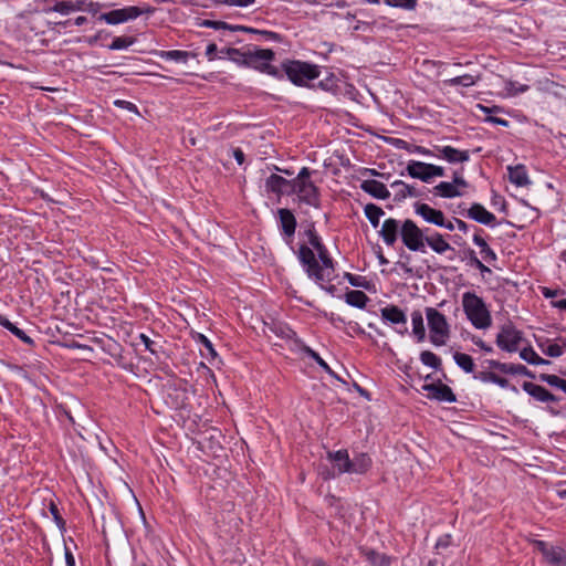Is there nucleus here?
Segmentation results:
<instances>
[{
  "label": "nucleus",
  "instance_id": "obj_38",
  "mask_svg": "<svg viewBox=\"0 0 566 566\" xmlns=\"http://www.w3.org/2000/svg\"><path fill=\"white\" fill-rule=\"evenodd\" d=\"M157 55L164 60H171L182 63H186L190 56H193L192 53L180 50L160 51L157 53Z\"/></svg>",
  "mask_w": 566,
  "mask_h": 566
},
{
  "label": "nucleus",
  "instance_id": "obj_6",
  "mask_svg": "<svg viewBox=\"0 0 566 566\" xmlns=\"http://www.w3.org/2000/svg\"><path fill=\"white\" fill-rule=\"evenodd\" d=\"M297 258L310 277L314 279L318 283L331 281L329 273L323 272L313 250L310 247L301 244Z\"/></svg>",
  "mask_w": 566,
  "mask_h": 566
},
{
  "label": "nucleus",
  "instance_id": "obj_26",
  "mask_svg": "<svg viewBox=\"0 0 566 566\" xmlns=\"http://www.w3.org/2000/svg\"><path fill=\"white\" fill-rule=\"evenodd\" d=\"M371 459L367 453H358L350 459V473L364 474L371 467Z\"/></svg>",
  "mask_w": 566,
  "mask_h": 566
},
{
  "label": "nucleus",
  "instance_id": "obj_31",
  "mask_svg": "<svg viewBox=\"0 0 566 566\" xmlns=\"http://www.w3.org/2000/svg\"><path fill=\"white\" fill-rule=\"evenodd\" d=\"M412 334L416 336L418 342H422L426 338V328L423 324V316L420 311H413L411 313Z\"/></svg>",
  "mask_w": 566,
  "mask_h": 566
},
{
  "label": "nucleus",
  "instance_id": "obj_36",
  "mask_svg": "<svg viewBox=\"0 0 566 566\" xmlns=\"http://www.w3.org/2000/svg\"><path fill=\"white\" fill-rule=\"evenodd\" d=\"M479 80H480V74H478V75L464 74V75H460V76L450 78V80L446 81V83L450 86L470 87V86H473Z\"/></svg>",
  "mask_w": 566,
  "mask_h": 566
},
{
  "label": "nucleus",
  "instance_id": "obj_22",
  "mask_svg": "<svg viewBox=\"0 0 566 566\" xmlns=\"http://www.w3.org/2000/svg\"><path fill=\"white\" fill-rule=\"evenodd\" d=\"M429 167L430 164L419 160H410L406 167V171L411 178L420 179L423 182H430Z\"/></svg>",
  "mask_w": 566,
  "mask_h": 566
},
{
  "label": "nucleus",
  "instance_id": "obj_14",
  "mask_svg": "<svg viewBox=\"0 0 566 566\" xmlns=\"http://www.w3.org/2000/svg\"><path fill=\"white\" fill-rule=\"evenodd\" d=\"M467 216L478 223L494 227L496 217L488 211L481 203H473L467 211Z\"/></svg>",
  "mask_w": 566,
  "mask_h": 566
},
{
  "label": "nucleus",
  "instance_id": "obj_34",
  "mask_svg": "<svg viewBox=\"0 0 566 566\" xmlns=\"http://www.w3.org/2000/svg\"><path fill=\"white\" fill-rule=\"evenodd\" d=\"M364 212L370 224L374 228H378L380 218L385 214V211L375 203H367L364 208Z\"/></svg>",
  "mask_w": 566,
  "mask_h": 566
},
{
  "label": "nucleus",
  "instance_id": "obj_52",
  "mask_svg": "<svg viewBox=\"0 0 566 566\" xmlns=\"http://www.w3.org/2000/svg\"><path fill=\"white\" fill-rule=\"evenodd\" d=\"M255 0H214V6L217 4H227V6H237V7H248L254 3Z\"/></svg>",
  "mask_w": 566,
  "mask_h": 566
},
{
  "label": "nucleus",
  "instance_id": "obj_3",
  "mask_svg": "<svg viewBox=\"0 0 566 566\" xmlns=\"http://www.w3.org/2000/svg\"><path fill=\"white\" fill-rule=\"evenodd\" d=\"M429 338L434 346L446 345L450 337V326L446 316L434 307H426Z\"/></svg>",
  "mask_w": 566,
  "mask_h": 566
},
{
  "label": "nucleus",
  "instance_id": "obj_40",
  "mask_svg": "<svg viewBox=\"0 0 566 566\" xmlns=\"http://www.w3.org/2000/svg\"><path fill=\"white\" fill-rule=\"evenodd\" d=\"M453 359L455 364L465 373L470 374L474 371V363L470 355L463 353H454Z\"/></svg>",
  "mask_w": 566,
  "mask_h": 566
},
{
  "label": "nucleus",
  "instance_id": "obj_47",
  "mask_svg": "<svg viewBox=\"0 0 566 566\" xmlns=\"http://www.w3.org/2000/svg\"><path fill=\"white\" fill-rule=\"evenodd\" d=\"M528 85H525V84H520L515 81H507L505 83V90L507 92L509 95L511 96H515V95H518L521 93H524L528 90Z\"/></svg>",
  "mask_w": 566,
  "mask_h": 566
},
{
  "label": "nucleus",
  "instance_id": "obj_10",
  "mask_svg": "<svg viewBox=\"0 0 566 566\" xmlns=\"http://www.w3.org/2000/svg\"><path fill=\"white\" fill-rule=\"evenodd\" d=\"M436 158L443 159L451 165L467 163L470 159L469 150H460L452 146H437Z\"/></svg>",
  "mask_w": 566,
  "mask_h": 566
},
{
  "label": "nucleus",
  "instance_id": "obj_62",
  "mask_svg": "<svg viewBox=\"0 0 566 566\" xmlns=\"http://www.w3.org/2000/svg\"><path fill=\"white\" fill-rule=\"evenodd\" d=\"M532 545L534 546L535 549L541 552L543 556L547 553L548 548L551 547L546 542L541 539H533Z\"/></svg>",
  "mask_w": 566,
  "mask_h": 566
},
{
  "label": "nucleus",
  "instance_id": "obj_11",
  "mask_svg": "<svg viewBox=\"0 0 566 566\" xmlns=\"http://www.w3.org/2000/svg\"><path fill=\"white\" fill-rule=\"evenodd\" d=\"M400 229L401 223L399 220L388 218L382 222L381 229L379 230V235L387 245L392 247L400 235Z\"/></svg>",
  "mask_w": 566,
  "mask_h": 566
},
{
  "label": "nucleus",
  "instance_id": "obj_64",
  "mask_svg": "<svg viewBox=\"0 0 566 566\" xmlns=\"http://www.w3.org/2000/svg\"><path fill=\"white\" fill-rule=\"evenodd\" d=\"M428 169H430V180L433 177H443L444 176V168L441 166L430 164V167Z\"/></svg>",
  "mask_w": 566,
  "mask_h": 566
},
{
  "label": "nucleus",
  "instance_id": "obj_53",
  "mask_svg": "<svg viewBox=\"0 0 566 566\" xmlns=\"http://www.w3.org/2000/svg\"><path fill=\"white\" fill-rule=\"evenodd\" d=\"M463 260L468 261V265L474 268L481 260L476 256V253L472 249H467L463 251Z\"/></svg>",
  "mask_w": 566,
  "mask_h": 566
},
{
  "label": "nucleus",
  "instance_id": "obj_49",
  "mask_svg": "<svg viewBox=\"0 0 566 566\" xmlns=\"http://www.w3.org/2000/svg\"><path fill=\"white\" fill-rule=\"evenodd\" d=\"M305 235L308 239V243L314 248L316 245H319L322 242L321 237L317 234L315 230L314 223H311L308 228L305 231Z\"/></svg>",
  "mask_w": 566,
  "mask_h": 566
},
{
  "label": "nucleus",
  "instance_id": "obj_63",
  "mask_svg": "<svg viewBox=\"0 0 566 566\" xmlns=\"http://www.w3.org/2000/svg\"><path fill=\"white\" fill-rule=\"evenodd\" d=\"M564 293H565L564 290H559V289L553 290L549 287H542V294L546 298H554L555 296L564 294Z\"/></svg>",
  "mask_w": 566,
  "mask_h": 566
},
{
  "label": "nucleus",
  "instance_id": "obj_33",
  "mask_svg": "<svg viewBox=\"0 0 566 566\" xmlns=\"http://www.w3.org/2000/svg\"><path fill=\"white\" fill-rule=\"evenodd\" d=\"M218 53L221 54L220 57H222V55L226 54L231 61L245 64L247 48H244L242 50L229 48V49H221L220 51H218L217 46L214 45V56Z\"/></svg>",
  "mask_w": 566,
  "mask_h": 566
},
{
  "label": "nucleus",
  "instance_id": "obj_45",
  "mask_svg": "<svg viewBox=\"0 0 566 566\" xmlns=\"http://www.w3.org/2000/svg\"><path fill=\"white\" fill-rule=\"evenodd\" d=\"M504 374L521 375V376H526L530 378H535L534 373H532L530 369H527L524 365H521V364H518V365L506 364Z\"/></svg>",
  "mask_w": 566,
  "mask_h": 566
},
{
  "label": "nucleus",
  "instance_id": "obj_30",
  "mask_svg": "<svg viewBox=\"0 0 566 566\" xmlns=\"http://www.w3.org/2000/svg\"><path fill=\"white\" fill-rule=\"evenodd\" d=\"M345 301L350 306L364 308L369 301V297L363 291L350 290L345 294Z\"/></svg>",
  "mask_w": 566,
  "mask_h": 566
},
{
  "label": "nucleus",
  "instance_id": "obj_43",
  "mask_svg": "<svg viewBox=\"0 0 566 566\" xmlns=\"http://www.w3.org/2000/svg\"><path fill=\"white\" fill-rule=\"evenodd\" d=\"M82 7H75L72 1H59L48 11L59 12L61 14H69L74 11H81Z\"/></svg>",
  "mask_w": 566,
  "mask_h": 566
},
{
  "label": "nucleus",
  "instance_id": "obj_58",
  "mask_svg": "<svg viewBox=\"0 0 566 566\" xmlns=\"http://www.w3.org/2000/svg\"><path fill=\"white\" fill-rule=\"evenodd\" d=\"M49 509H50V512H51L52 516L54 517L56 524L60 527H63L65 522L61 517L57 506L53 502H51Z\"/></svg>",
  "mask_w": 566,
  "mask_h": 566
},
{
  "label": "nucleus",
  "instance_id": "obj_15",
  "mask_svg": "<svg viewBox=\"0 0 566 566\" xmlns=\"http://www.w3.org/2000/svg\"><path fill=\"white\" fill-rule=\"evenodd\" d=\"M381 317L384 321L389 322L395 325H406L407 316L405 312L396 305H388L380 310ZM401 335L407 333V327L403 326L402 329L398 331Z\"/></svg>",
  "mask_w": 566,
  "mask_h": 566
},
{
  "label": "nucleus",
  "instance_id": "obj_60",
  "mask_svg": "<svg viewBox=\"0 0 566 566\" xmlns=\"http://www.w3.org/2000/svg\"><path fill=\"white\" fill-rule=\"evenodd\" d=\"M193 339L202 343L206 346V348L209 350V353L212 355V342L207 336H205L203 334H200V333H196L193 335Z\"/></svg>",
  "mask_w": 566,
  "mask_h": 566
},
{
  "label": "nucleus",
  "instance_id": "obj_13",
  "mask_svg": "<svg viewBox=\"0 0 566 566\" xmlns=\"http://www.w3.org/2000/svg\"><path fill=\"white\" fill-rule=\"evenodd\" d=\"M280 227L282 233L289 243L295 233L297 226L296 218L290 209L281 208L277 210Z\"/></svg>",
  "mask_w": 566,
  "mask_h": 566
},
{
  "label": "nucleus",
  "instance_id": "obj_51",
  "mask_svg": "<svg viewBox=\"0 0 566 566\" xmlns=\"http://www.w3.org/2000/svg\"><path fill=\"white\" fill-rule=\"evenodd\" d=\"M542 350L545 355L549 357H559L564 353V348L558 344H549L546 348L542 347Z\"/></svg>",
  "mask_w": 566,
  "mask_h": 566
},
{
  "label": "nucleus",
  "instance_id": "obj_35",
  "mask_svg": "<svg viewBox=\"0 0 566 566\" xmlns=\"http://www.w3.org/2000/svg\"><path fill=\"white\" fill-rule=\"evenodd\" d=\"M433 191L437 196L442 198H454L461 196L458 188L452 182L448 181H441L433 188Z\"/></svg>",
  "mask_w": 566,
  "mask_h": 566
},
{
  "label": "nucleus",
  "instance_id": "obj_7",
  "mask_svg": "<svg viewBox=\"0 0 566 566\" xmlns=\"http://www.w3.org/2000/svg\"><path fill=\"white\" fill-rule=\"evenodd\" d=\"M274 57V52L271 49H259L258 46L247 48L245 65L266 72L271 75H276V67L269 64Z\"/></svg>",
  "mask_w": 566,
  "mask_h": 566
},
{
  "label": "nucleus",
  "instance_id": "obj_59",
  "mask_svg": "<svg viewBox=\"0 0 566 566\" xmlns=\"http://www.w3.org/2000/svg\"><path fill=\"white\" fill-rule=\"evenodd\" d=\"M452 184L458 188V187H468V182L467 180L463 178L462 176V172L459 171V170H455L453 172V177H452Z\"/></svg>",
  "mask_w": 566,
  "mask_h": 566
},
{
  "label": "nucleus",
  "instance_id": "obj_18",
  "mask_svg": "<svg viewBox=\"0 0 566 566\" xmlns=\"http://www.w3.org/2000/svg\"><path fill=\"white\" fill-rule=\"evenodd\" d=\"M422 389L430 392L439 401L454 402L457 400L452 389L442 382L426 384L422 386Z\"/></svg>",
  "mask_w": 566,
  "mask_h": 566
},
{
  "label": "nucleus",
  "instance_id": "obj_29",
  "mask_svg": "<svg viewBox=\"0 0 566 566\" xmlns=\"http://www.w3.org/2000/svg\"><path fill=\"white\" fill-rule=\"evenodd\" d=\"M473 242L480 248V253L482 254L483 260L489 263H494L497 260V255L494 250L490 248L485 239L479 233L473 235Z\"/></svg>",
  "mask_w": 566,
  "mask_h": 566
},
{
  "label": "nucleus",
  "instance_id": "obj_61",
  "mask_svg": "<svg viewBox=\"0 0 566 566\" xmlns=\"http://www.w3.org/2000/svg\"><path fill=\"white\" fill-rule=\"evenodd\" d=\"M413 151L423 156L436 157L434 153H437V146H433L432 149H428L423 146H415Z\"/></svg>",
  "mask_w": 566,
  "mask_h": 566
},
{
  "label": "nucleus",
  "instance_id": "obj_50",
  "mask_svg": "<svg viewBox=\"0 0 566 566\" xmlns=\"http://www.w3.org/2000/svg\"><path fill=\"white\" fill-rule=\"evenodd\" d=\"M223 151H226L227 157H230V154H232L239 165L244 163V154L240 148H221L219 155L222 156Z\"/></svg>",
  "mask_w": 566,
  "mask_h": 566
},
{
  "label": "nucleus",
  "instance_id": "obj_54",
  "mask_svg": "<svg viewBox=\"0 0 566 566\" xmlns=\"http://www.w3.org/2000/svg\"><path fill=\"white\" fill-rule=\"evenodd\" d=\"M539 379L546 384H548L549 386H553V387H558L562 378L556 376V375H552V374H541L539 375Z\"/></svg>",
  "mask_w": 566,
  "mask_h": 566
},
{
  "label": "nucleus",
  "instance_id": "obj_20",
  "mask_svg": "<svg viewBox=\"0 0 566 566\" xmlns=\"http://www.w3.org/2000/svg\"><path fill=\"white\" fill-rule=\"evenodd\" d=\"M522 387L524 391L541 402H556L559 400L558 397L553 395L545 387L534 382L525 381Z\"/></svg>",
  "mask_w": 566,
  "mask_h": 566
},
{
  "label": "nucleus",
  "instance_id": "obj_1",
  "mask_svg": "<svg viewBox=\"0 0 566 566\" xmlns=\"http://www.w3.org/2000/svg\"><path fill=\"white\" fill-rule=\"evenodd\" d=\"M462 306L468 319L475 328H488L492 321L484 301L473 292H465L462 296Z\"/></svg>",
  "mask_w": 566,
  "mask_h": 566
},
{
  "label": "nucleus",
  "instance_id": "obj_19",
  "mask_svg": "<svg viewBox=\"0 0 566 566\" xmlns=\"http://www.w3.org/2000/svg\"><path fill=\"white\" fill-rule=\"evenodd\" d=\"M327 459L334 463L337 475L350 473V458L346 449L328 451Z\"/></svg>",
  "mask_w": 566,
  "mask_h": 566
},
{
  "label": "nucleus",
  "instance_id": "obj_46",
  "mask_svg": "<svg viewBox=\"0 0 566 566\" xmlns=\"http://www.w3.org/2000/svg\"><path fill=\"white\" fill-rule=\"evenodd\" d=\"M134 42L135 39L132 36H117L108 45V49L112 51L123 50L130 46Z\"/></svg>",
  "mask_w": 566,
  "mask_h": 566
},
{
  "label": "nucleus",
  "instance_id": "obj_42",
  "mask_svg": "<svg viewBox=\"0 0 566 566\" xmlns=\"http://www.w3.org/2000/svg\"><path fill=\"white\" fill-rule=\"evenodd\" d=\"M420 360L423 365L431 367L436 370L441 368V359L434 353L430 350H423L420 353Z\"/></svg>",
  "mask_w": 566,
  "mask_h": 566
},
{
  "label": "nucleus",
  "instance_id": "obj_17",
  "mask_svg": "<svg viewBox=\"0 0 566 566\" xmlns=\"http://www.w3.org/2000/svg\"><path fill=\"white\" fill-rule=\"evenodd\" d=\"M293 187V179L287 180L280 175L272 174L265 180V188L276 195H291V188Z\"/></svg>",
  "mask_w": 566,
  "mask_h": 566
},
{
  "label": "nucleus",
  "instance_id": "obj_44",
  "mask_svg": "<svg viewBox=\"0 0 566 566\" xmlns=\"http://www.w3.org/2000/svg\"><path fill=\"white\" fill-rule=\"evenodd\" d=\"M305 353L316 361V364L322 367L328 375L340 380V378L334 373V370L328 366V364L312 348L305 347Z\"/></svg>",
  "mask_w": 566,
  "mask_h": 566
},
{
  "label": "nucleus",
  "instance_id": "obj_24",
  "mask_svg": "<svg viewBox=\"0 0 566 566\" xmlns=\"http://www.w3.org/2000/svg\"><path fill=\"white\" fill-rule=\"evenodd\" d=\"M391 188L396 189L394 200L396 202H400L408 197H419V191L416 190L413 186H410L402 180H395L391 185Z\"/></svg>",
  "mask_w": 566,
  "mask_h": 566
},
{
  "label": "nucleus",
  "instance_id": "obj_41",
  "mask_svg": "<svg viewBox=\"0 0 566 566\" xmlns=\"http://www.w3.org/2000/svg\"><path fill=\"white\" fill-rule=\"evenodd\" d=\"M365 556H366L367 560L373 566H389L390 565V558L387 555L378 553L374 549H367L365 552Z\"/></svg>",
  "mask_w": 566,
  "mask_h": 566
},
{
  "label": "nucleus",
  "instance_id": "obj_16",
  "mask_svg": "<svg viewBox=\"0 0 566 566\" xmlns=\"http://www.w3.org/2000/svg\"><path fill=\"white\" fill-rule=\"evenodd\" d=\"M415 212L420 216L426 222L432 223L434 226H439L442 223V218L444 213L439 210L430 207L428 203L416 202L413 205Z\"/></svg>",
  "mask_w": 566,
  "mask_h": 566
},
{
  "label": "nucleus",
  "instance_id": "obj_55",
  "mask_svg": "<svg viewBox=\"0 0 566 566\" xmlns=\"http://www.w3.org/2000/svg\"><path fill=\"white\" fill-rule=\"evenodd\" d=\"M547 91L556 96H565L566 97V87L559 85L555 82H552L547 87Z\"/></svg>",
  "mask_w": 566,
  "mask_h": 566
},
{
  "label": "nucleus",
  "instance_id": "obj_27",
  "mask_svg": "<svg viewBox=\"0 0 566 566\" xmlns=\"http://www.w3.org/2000/svg\"><path fill=\"white\" fill-rule=\"evenodd\" d=\"M509 178L510 181L517 187H524L531 184L526 169L523 165L509 167Z\"/></svg>",
  "mask_w": 566,
  "mask_h": 566
},
{
  "label": "nucleus",
  "instance_id": "obj_2",
  "mask_svg": "<svg viewBox=\"0 0 566 566\" xmlns=\"http://www.w3.org/2000/svg\"><path fill=\"white\" fill-rule=\"evenodd\" d=\"M312 171L307 167H303L293 179L291 193H296L300 201L311 207L319 208V190L311 180Z\"/></svg>",
  "mask_w": 566,
  "mask_h": 566
},
{
  "label": "nucleus",
  "instance_id": "obj_5",
  "mask_svg": "<svg viewBox=\"0 0 566 566\" xmlns=\"http://www.w3.org/2000/svg\"><path fill=\"white\" fill-rule=\"evenodd\" d=\"M283 67L289 80L298 86L317 78L321 73L317 65L301 61H289L283 64Z\"/></svg>",
  "mask_w": 566,
  "mask_h": 566
},
{
  "label": "nucleus",
  "instance_id": "obj_12",
  "mask_svg": "<svg viewBox=\"0 0 566 566\" xmlns=\"http://www.w3.org/2000/svg\"><path fill=\"white\" fill-rule=\"evenodd\" d=\"M217 30H230L231 32H237V31H241V32H251V33H258L260 35H262L264 38V40L269 41H281V35L279 33H275V32H272V31H266V30H256V29H253V28H248V27H241V25H231V24H228L227 22H222V21H214V31Z\"/></svg>",
  "mask_w": 566,
  "mask_h": 566
},
{
  "label": "nucleus",
  "instance_id": "obj_48",
  "mask_svg": "<svg viewBox=\"0 0 566 566\" xmlns=\"http://www.w3.org/2000/svg\"><path fill=\"white\" fill-rule=\"evenodd\" d=\"M386 4L407 10H412L417 6V0H384Z\"/></svg>",
  "mask_w": 566,
  "mask_h": 566
},
{
  "label": "nucleus",
  "instance_id": "obj_32",
  "mask_svg": "<svg viewBox=\"0 0 566 566\" xmlns=\"http://www.w3.org/2000/svg\"><path fill=\"white\" fill-rule=\"evenodd\" d=\"M475 379H479L483 382H493L500 386L501 388H509L510 381L506 378L500 377L495 373L492 371H480L474 375Z\"/></svg>",
  "mask_w": 566,
  "mask_h": 566
},
{
  "label": "nucleus",
  "instance_id": "obj_21",
  "mask_svg": "<svg viewBox=\"0 0 566 566\" xmlns=\"http://www.w3.org/2000/svg\"><path fill=\"white\" fill-rule=\"evenodd\" d=\"M360 189L376 199L385 200L390 197V192L387 187L375 179L364 180L360 184Z\"/></svg>",
  "mask_w": 566,
  "mask_h": 566
},
{
  "label": "nucleus",
  "instance_id": "obj_56",
  "mask_svg": "<svg viewBox=\"0 0 566 566\" xmlns=\"http://www.w3.org/2000/svg\"><path fill=\"white\" fill-rule=\"evenodd\" d=\"M139 339L145 345L147 350H149L154 355L157 354L156 343L151 340L147 335L140 334Z\"/></svg>",
  "mask_w": 566,
  "mask_h": 566
},
{
  "label": "nucleus",
  "instance_id": "obj_57",
  "mask_svg": "<svg viewBox=\"0 0 566 566\" xmlns=\"http://www.w3.org/2000/svg\"><path fill=\"white\" fill-rule=\"evenodd\" d=\"M319 266L324 273H329V277L332 279V273L334 272V263L332 258L328 256L322 260Z\"/></svg>",
  "mask_w": 566,
  "mask_h": 566
},
{
  "label": "nucleus",
  "instance_id": "obj_23",
  "mask_svg": "<svg viewBox=\"0 0 566 566\" xmlns=\"http://www.w3.org/2000/svg\"><path fill=\"white\" fill-rule=\"evenodd\" d=\"M428 244L429 248L438 254H443L447 251H454V249L446 241L444 237L439 232H433L427 235L424 245Z\"/></svg>",
  "mask_w": 566,
  "mask_h": 566
},
{
  "label": "nucleus",
  "instance_id": "obj_4",
  "mask_svg": "<svg viewBox=\"0 0 566 566\" xmlns=\"http://www.w3.org/2000/svg\"><path fill=\"white\" fill-rule=\"evenodd\" d=\"M428 230L420 229L411 219L401 222L400 238L403 245L412 252H426V238Z\"/></svg>",
  "mask_w": 566,
  "mask_h": 566
},
{
  "label": "nucleus",
  "instance_id": "obj_25",
  "mask_svg": "<svg viewBox=\"0 0 566 566\" xmlns=\"http://www.w3.org/2000/svg\"><path fill=\"white\" fill-rule=\"evenodd\" d=\"M264 333L270 339V333L274 334L277 338L286 340H290L295 336V332L282 323L265 324Z\"/></svg>",
  "mask_w": 566,
  "mask_h": 566
},
{
  "label": "nucleus",
  "instance_id": "obj_37",
  "mask_svg": "<svg viewBox=\"0 0 566 566\" xmlns=\"http://www.w3.org/2000/svg\"><path fill=\"white\" fill-rule=\"evenodd\" d=\"M520 357L531 365H549L551 361L539 357L536 352L530 346L520 352Z\"/></svg>",
  "mask_w": 566,
  "mask_h": 566
},
{
  "label": "nucleus",
  "instance_id": "obj_28",
  "mask_svg": "<svg viewBox=\"0 0 566 566\" xmlns=\"http://www.w3.org/2000/svg\"><path fill=\"white\" fill-rule=\"evenodd\" d=\"M544 558L552 566H566V552L559 546H551Z\"/></svg>",
  "mask_w": 566,
  "mask_h": 566
},
{
  "label": "nucleus",
  "instance_id": "obj_9",
  "mask_svg": "<svg viewBox=\"0 0 566 566\" xmlns=\"http://www.w3.org/2000/svg\"><path fill=\"white\" fill-rule=\"evenodd\" d=\"M154 8L146 7L140 8L136 6H129L122 9H115L109 12L102 13L98 20L105 21L107 24H119L129 20H135L144 13H153Z\"/></svg>",
  "mask_w": 566,
  "mask_h": 566
},
{
  "label": "nucleus",
  "instance_id": "obj_8",
  "mask_svg": "<svg viewBox=\"0 0 566 566\" xmlns=\"http://www.w3.org/2000/svg\"><path fill=\"white\" fill-rule=\"evenodd\" d=\"M522 340L523 333L512 322H507L500 327L495 344L503 352L514 353L518 350Z\"/></svg>",
  "mask_w": 566,
  "mask_h": 566
},
{
  "label": "nucleus",
  "instance_id": "obj_39",
  "mask_svg": "<svg viewBox=\"0 0 566 566\" xmlns=\"http://www.w3.org/2000/svg\"><path fill=\"white\" fill-rule=\"evenodd\" d=\"M0 325L6 327L8 331H10L13 335H15L19 339H21L25 344H33V340L30 336H28L24 331L17 327L14 324H12L8 318L0 316Z\"/></svg>",
  "mask_w": 566,
  "mask_h": 566
}]
</instances>
